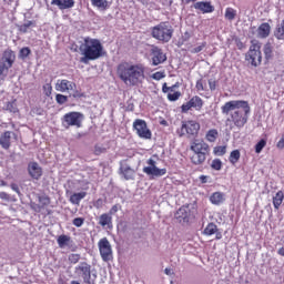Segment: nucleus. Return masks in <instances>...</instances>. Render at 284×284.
Here are the masks:
<instances>
[{"label":"nucleus","instance_id":"f257e3e1","mask_svg":"<svg viewBox=\"0 0 284 284\" xmlns=\"http://www.w3.org/2000/svg\"><path fill=\"white\" fill-rule=\"evenodd\" d=\"M222 114L227 116L226 126L230 130H242L247 125V121H250V114L252 113V108L250 106V102L245 100H231L225 102L221 106Z\"/></svg>","mask_w":284,"mask_h":284},{"label":"nucleus","instance_id":"f03ea898","mask_svg":"<svg viewBox=\"0 0 284 284\" xmlns=\"http://www.w3.org/2000/svg\"><path fill=\"white\" fill-rule=\"evenodd\" d=\"M145 70L143 63L121 62L116 67V74L124 85L139 88L145 81Z\"/></svg>","mask_w":284,"mask_h":284},{"label":"nucleus","instance_id":"7ed1b4c3","mask_svg":"<svg viewBox=\"0 0 284 284\" xmlns=\"http://www.w3.org/2000/svg\"><path fill=\"white\" fill-rule=\"evenodd\" d=\"M80 50L83 54L80 59L81 63L97 61V59L103 57V44L101 43V40L95 38L85 37L83 43L80 45Z\"/></svg>","mask_w":284,"mask_h":284},{"label":"nucleus","instance_id":"20e7f679","mask_svg":"<svg viewBox=\"0 0 284 284\" xmlns=\"http://www.w3.org/2000/svg\"><path fill=\"white\" fill-rule=\"evenodd\" d=\"M191 152L193 154L190 158V161L193 165H203L207 158L210 156V144L204 141H193L190 146Z\"/></svg>","mask_w":284,"mask_h":284},{"label":"nucleus","instance_id":"39448f33","mask_svg":"<svg viewBox=\"0 0 284 284\" xmlns=\"http://www.w3.org/2000/svg\"><path fill=\"white\" fill-rule=\"evenodd\" d=\"M151 37L161 43H170L174 37V29L170 22H160L151 29Z\"/></svg>","mask_w":284,"mask_h":284},{"label":"nucleus","instance_id":"423d86ee","mask_svg":"<svg viewBox=\"0 0 284 284\" xmlns=\"http://www.w3.org/2000/svg\"><path fill=\"white\" fill-rule=\"evenodd\" d=\"M201 132V123L196 120H184L181 122V126L176 129V134L181 139H196Z\"/></svg>","mask_w":284,"mask_h":284},{"label":"nucleus","instance_id":"0eeeda50","mask_svg":"<svg viewBox=\"0 0 284 284\" xmlns=\"http://www.w3.org/2000/svg\"><path fill=\"white\" fill-rule=\"evenodd\" d=\"M14 61H17V54H14V51L8 49L2 53V58L0 59V81L6 80L10 68L14 65Z\"/></svg>","mask_w":284,"mask_h":284},{"label":"nucleus","instance_id":"6e6552de","mask_svg":"<svg viewBox=\"0 0 284 284\" xmlns=\"http://www.w3.org/2000/svg\"><path fill=\"white\" fill-rule=\"evenodd\" d=\"M83 119H85L83 113L77 112V111H71V112L65 113L62 116L61 121H62L63 128H65V130H68L70 128H82Z\"/></svg>","mask_w":284,"mask_h":284},{"label":"nucleus","instance_id":"1a4fd4ad","mask_svg":"<svg viewBox=\"0 0 284 284\" xmlns=\"http://www.w3.org/2000/svg\"><path fill=\"white\" fill-rule=\"evenodd\" d=\"M174 216L182 225H187L190 221H194L196 219V209L190 204L182 205L175 212Z\"/></svg>","mask_w":284,"mask_h":284},{"label":"nucleus","instance_id":"9d476101","mask_svg":"<svg viewBox=\"0 0 284 284\" xmlns=\"http://www.w3.org/2000/svg\"><path fill=\"white\" fill-rule=\"evenodd\" d=\"M154 159H159V156L152 155V158L146 161L148 166L143 168L144 174L150 176V179H160V176H165L168 174V169H160L156 166V160Z\"/></svg>","mask_w":284,"mask_h":284},{"label":"nucleus","instance_id":"9b49d317","mask_svg":"<svg viewBox=\"0 0 284 284\" xmlns=\"http://www.w3.org/2000/svg\"><path fill=\"white\" fill-rule=\"evenodd\" d=\"M246 61H248L251 65H254V68L261 65V62L263 61V55L261 53V43L258 42V40L251 41V47L246 54Z\"/></svg>","mask_w":284,"mask_h":284},{"label":"nucleus","instance_id":"f8f14e48","mask_svg":"<svg viewBox=\"0 0 284 284\" xmlns=\"http://www.w3.org/2000/svg\"><path fill=\"white\" fill-rule=\"evenodd\" d=\"M74 274L78 278H82L85 284H95L94 280H92V265L88 264V262H80L74 267Z\"/></svg>","mask_w":284,"mask_h":284},{"label":"nucleus","instance_id":"ddd939ff","mask_svg":"<svg viewBox=\"0 0 284 284\" xmlns=\"http://www.w3.org/2000/svg\"><path fill=\"white\" fill-rule=\"evenodd\" d=\"M98 247L100 256L104 263H110V261H113L114 256L112 255V245L110 244L108 237H102L98 242Z\"/></svg>","mask_w":284,"mask_h":284},{"label":"nucleus","instance_id":"4468645a","mask_svg":"<svg viewBox=\"0 0 284 284\" xmlns=\"http://www.w3.org/2000/svg\"><path fill=\"white\" fill-rule=\"evenodd\" d=\"M204 104L205 102L203 101V99H201V97L194 95L187 102L181 105V112L182 114H187L190 110H192V108L196 112H201L203 110Z\"/></svg>","mask_w":284,"mask_h":284},{"label":"nucleus","instance_id":"2eb2a0df","mask_svg":"<svg viewBox=\"0 0 284 284\" xmlns=\"http://www.w3.org/2000/svg\"><path fill=\"white\" fill-rule=\"evenodd\" d=\"M133 130H135V133L140 139H152V131L148 128V122H145V120H134Z\"/></svg>","mask_w":284,"mask_h":284},{"label":"nucleus","instance_id":"dca6fc26","mask_svg":"<svg viewBox=\"0 0 284 284\" xmlns=\"http://www.w3.org/2000/svg\"><path fill=\"white\" fill-rule=\"evenodd\" d=\"M13 141H19V135L14 131H4L0 134V148L10 150Z\"/></svg>","mask_w":284,"mask_h":284},{"label":"nucleus","instance_id":"f3484780","mask_svg":"<svg viewBox=\"0 0 284 284\" xmlns=\"http://www.w3.org/2000/svg\"><path fill=\"white\" fill-rule=\"evenodd\" d=\"M176 88H179V82H176L175 84L168 87V83L164 82L162 85V92L163 94H168L166 99L169 101H179L181 99V91H174L176 90Z\"/></svg>","mask_w":284,"mask_h":284},{"label":"nucleus","instance_id":"a211bd4d","mask_svg":"<svg viewBox=\"0 0 284 284\" xmlns=\"http://www.w3.org/2000/svg\"><path fill=\"white\" fill-rule=\"evenodd\" d=\"M152 65H161L168 61V55L163 53V49L159 47H152L151 49Z\"/></svg>","mask_w":284,"mask_h":284},{"label":"nucleus","instance_id":"6ab92c4d","mask_svg":"<svg viewBox=\"0 0 284 284\" xmlns=\"http://www.w3.org/2000/svg\"><path fill=\"white\" fill-rule=\"evenodd\" d=\"M192 8L201 12V14H212V12H214V6L211 1H197L193 3Z\"/></svg>","mask_w":284,"mask_h":284},{"label":"nucleus","instance_id":"aec40b11","mask_svg":"<svg viewBox=\"0 0 284 284\" xmlns=\"http://www.w3.org/2000/svg\"><path fill=\"white\" fill-rule=\"evenodd\" d=\"M77 88V83L67 80V79H59L55 83L57 92H70V90H74Z\"/></svg>","mask_w":284,"mask_h":284},{"label":"nucleus","instance_id":"412c9836","mask_svg":"<svg viewBox=\"0 0 284 284\" xmlns=\"http://www.w3.org/2000/svg\"><path fill=\"white\" fill-rule=\"evenodd\" d=\"M28 172L29 176H31V179H34L36 181H39V179L43 176V169L41 168V165H39L38 162H30L28 164Z\"/></svg>","mask_w":284,"mask_h":284},{"label":"nucleus","instance_id":"4be33fe9","mask_svg":"<svg viewBox=\"0 0 284 284\" xmlns=\"http://www.w3.org/2000/svg\"><path fill=\"white\" fill-rule=\"evenodd\" d=\"M38 203H33L31 205L32 210H34V212H41V210H45V207H48V205H50V203H52V201L50 200V196L48 195H39L38 196Z\"/></svg>","mask_w":284,"mask_h":284},{"label":"nucleus","instance_id":"5701e85b","mask_svg":"<svg viewBox=\"0 0 284 284\" xmlns=\"http://www.w3.org/2000/svg\"><path fill=\"white\" fill-rule=\"evenodd\" d=\"M51 6H57L59 10H70L74 6V0H51Z\"/></svg>","mask_w":284,"mask_h":284},{"label":"nucleus","instance_id":"b1692460","mask_svg":"<svg viewBox=\"0 0 284 284\" xmlns=\"http://www.w3.org/2000/svg\"><path fill=\"white\" fill-rule=\"evenodd\" d=\"M270 32H272V27L267 22L262 23L257 28V37H260V39H267V37H270Z\"/></svg>","mask_w":284,"mask_h":284},{"label":"nucleus","instance_id":"393cba45","mask_svg":"<svg viewBox=\"0 0 284 284\" xmlns=\"http://www.w3.org/2000/svg\"><path fill=\"white\" fill-rule=\"evenodd\" d=\"M210 202L212 203V205H223V203H225V193L219 191L214 192L210 196Z\"/></svg>","mask_w":284,"mask_h":284},{"label":"nucleus","instance_id":"a878e982","mask_svg":"<svg viewBox=\"0 0 284 284\" xmlns=\"http://www.w3.org/2000/svg\"><path fill=\"white\" fill-rule=\"evenodd\" d=\"M121 174H123L125 181H134V176L136 174V171L134 169L130 168L129 165L121 168Z\"/></svg>","mask_w":284,"mask_h":284},{"label":"nucleus","instance_id":"bb28decb","mask_svg":"<svg viewBox=\"0 0 284 284\" xmlns=\"http://www.w3.org/2000/svg\"><path fill=\"white\" fill-rule=\"evenodd\" d=\"M85 196H88L87 192L73 193L71 194L69 201L72 203V205H80L81 201H83Z\"/></svg>","mask_w":284,"mask_h":284},{"label":"nucleus","instance_id":"cd10ccee","mask_svg":"<svg viewBox=\"0 0 284 284\" xmlns=\"http://www.w3.org/2000/svg\"><path fill=\"white\" fill-rule=\"evenodd\" d=\"M99 225H101V227H112V215H109V213L101 214L99 219Z\"/></svg>","mask_w":284,"mask_h":284},{"label":"nucleus","instance_id":"c85d7f7f","mask_svg":"<svg viewBox=\"0 0 284 284\" xmlns=\"http://www.w3.org/2000/svg\"><path fill=\"white\" fill-rule=\"evenodd\" d=\"M219 139V130L211 129L205 134V140L209 141V143H214Z\"/></svg>","mask_w":284,"mask_h":284},{"label":"nucleus","instance_id":"c756f323","mask_svg":"<svg viewBox=\"0 0 284 284\" xmlns=\"http://www.w3.org/2000/svg\"><path fill=\"white\" fill-rule=\"evenodd\" d=\"M284 194L283 191H278L275 196H273V205L275 210H278L283 204Z\"/></svg>","mask_w":284,"mask_h":284},{"label":"nucleus","instance_id":"7c9ffc66","mask_svg":"<svg viewBox=\"0 0 284 284\" xmlns=\"http://www.w3.org/2000/svg\"><path fill=\"white\" fill-rule=\"evenodd\" d=\"M274 36L278 41H284V19L280 24H277Z\"/></svg>","mask_w":284,"mask_h":284},{"label":"nucleus","instance_id":"2f4dec72","mask_svg":"<svg viewBox=\"0 0 284 284\" xmlns=\"http://www.w3.org/2000/svg\"><path fill=\"white\" fill-rule=\"evenodd\" d=\"M236 9L227 7L225 9L224 18L226 19V21H234V19H236Z\"/></svg>","mask_w":284,"mask_h":284},{"label":"nucleus","instance_id":"473e14b6","mask_svg":"<svg viewBox=\"0 0 284 284\" xmlns=\"http://www.w3.org/2000/svg\"><path fill=\"white\" fill-rule=\"evenodd\" d=\"M229 161L231 165H234L237 161H241V151L239 149L233 150L230 153Z\"/></svg>","mask_w":284,"mask_h":284},{"label":"nucleus","instance_id":"72a5a7b5","mask_svg":"<svg viewBox=\"0 0 284 284\" xmlns=\"http://www.w3.org/2000/svg\"><path fill=\"white\" fill-rule=\"evenodd\" d=\"M4 110H8V112H12L13 114H17L19 112V108L17 106V99H13L6 103Z\"/></svg>","mask_w":284,"mask_h":284},{"label":"nucleus","instance_id":"f704fd0d","mask_svg":"<svg viewBox=\"0 0 284 284\" xmlns=\"http://www.w3.org/2000/svg\"><path fill=\"white\" fill-rule=\"evenodd\" d=\"M216 232H219V226H216V224L214 223H209L206 225V227L204 229V234L206 236H212L213 234H216Z\"/></svg>","mask_w":284,"mask_h":284},{"label":"nucleus","instance_id":"c9c22d12","mask_svg":"<svg viewBox=\"0 0 284 284\" xmlns=\"http://www.w3.org/2000/svg\"><path fill=\"white\" fill-rule=\"evenodd\" d=\"M37 23L34 21H28L27 23H23L18 27L19 32H22V34H26L30 28H36Z\"/></svg>","mask_w":284,"mask_h":284},{"label":"nucleus","instance_id":"e433bc0d","mask_svg":"<svg viewBox=\"0 0 284 284\" xmlns=\"http://www.w3.org/2000/svg\"><path fill=\"white\" fill-rule=\"evenodd\" d=\"M91 3L94 8H99L100 10L108 9V0H91Z\"/></svg>","mask_w":284,"mask_h":284},{"label":"nucleus","instance_id":"4c0bfd02","mask_svg":"<svg viewBox=\"0 0 284 284\" xmlns=\"http://www.w3.org/2000/svg\"><path fill=\"white\" fill-rule=\"evenodd\" d=\"M70 241H71V237L64 234L60 235L57 240L59 247H65V245H68Z\"/></svg>","mask_w":284,"mask_h":284},{"label":"nucleus","instance_id":"58836bf2","mask_svg":"<svg viewBox=\"0 0 284 284\" xmlns=\"http://www.w3.org/2000/svg\"><path fill=\"white\" fill-rule=\"evenodd\" d=\"M263 50H264V55H265L266 61H270V59H272V57H273L272 44L271 43H266L264 45Z\"/></svg>","mask_w":284,"mask_h":284},{"label":"nucleus","instance_id":"ea45409f","mask_svg":"<svg viewBox=\"0 0 284 284\" xmlns=\"http://www.w3.org/2000/svg\"><path fill=\"white\" fill-rule=\"evenodd\" d=\"M69 263H71V265H77V263H79L81 261V254L79 253H71L68 257Z\"/></svg>","mask_w":284,"mask_h":284},{"label":"nucleus","instance_id":"a19ab883","mask_svg":"<svg viewBox=\"0 0 284 284\" xmlns=\"http://www.w3.org/2000/svg\"><path fill=\"white\" fill-rule=\"evenodd\" d=\"M206 47L207 42H202L200 45L190 49L189 52H191V54H199V52H203V50H205Z\"/></svg>","mask_w":284,"mask_h":284},{"label":"nucleus","instance_id":"79ce46f5","mask_svg":"<svg viewBox=\"0 0 284 284\" xmlns=\"http://www.w3.org/2000/svg\"><path fill=\"white\" fill-rule=\"evenodd\" d=\"M195 88L197 92H205V88H207V82H205V80L203 79H200L196 81Z\"/></svg>","mask_w":284,"mask_h":284},{"label":"nucleus","instance_id":"37998d69","mask_svg":"<svg viewBox=\"0 0 284 284\" xmlns=\"http://www.w3.org/2000/svg\"><path fill=\"white\" fill-rule=\"evenodd\" d=\"M265 145H267V141L265 139L260 140L255 144V152H256V154H261V152H263V148H265Z\"/></svg>","mask_w":284,"mask_h":284},{"label":"nucleus","instance_id":"c03bdc74","mask_svg":"<svg viewBox=\"0 0 284 284\" xmlns=\"http://www.w3.org/2000/svg\"><path fill=\"white\" fill-rule=\"evenodd\" d=\"M55 102L58 103V105H64V103H68V95L57 93Z\"/></svg>","mask_w":284,"mask_h":284},{"label":"nucleus","instance_id":"a18cd8bd","mask_svg":"<svg viewBox=\"0 0 284 284\" xmlns=\"http://www.w3.org/2000/svg\"><path fill=\"white\" fill-rule=\"evenodd\" d=\"M212 170H216V172L221 171L223 168V162L221 159H214L211 163Z\"/></svg>","mask_w":284,"mask_h":284},{"label":"nucleus","instance_id":"49530a36","mask_svg":"<svg viewBox=\"0 0 284 284\" xmlns=\"http://www.w3.org/2000/svg\"><path fill=\"white\" fill-rule=\"evenodd\" d=\"M213 152L216 156H224V154L227 152V148L226 146H215Z\"/></svg>","mask_w":284,"mask_h":284},{"label":"nucleus","instance_id":"de8ad7c7","mask_svg":"<svg viewBox=\"0 0 284 284\" xmlns=\"http://www.w3.org/2000/svg\"><path fill=\"white\" fill-rule=\"evenodd\" d=\"M44 97H51L52 95V84L47 83L42 87Z\"/></svg>","mask_w":284,"mask_h":284},{"label":"nucleus","instance_id":"09e8293b","mask_svg":"<svg viewBox=\"0 0 284 284\" xmlns=\"http://www.w3.org/2000/svg\"><path fill=\"white\" fill-rule=\"evenodd\" d=\"M84 223H85V219L83 217H75L72 221V224L74 225V227H81Z\"/></svg>","mask_w":284,"mask_h":284},{"label":"nucleus","instance_id":"8fccbe9b","mask_svg":"<svg viewBox=\"0 0 284 284\" xmlns=\"http://www.w3.org/2000/svg\"><path fill=\"white\" fill-rule=\"evenodd\" d=\"M31 52L30 48L24 47L20 50V57H22V59H27V57H30Z\"/></svg>","mask_w":284,"mask_h":284},{"label":"nucleus","instance_id":"3c124183","mask_svg":"<svg viewBox=\"0 0 284 284\" xmlns=\"http://www.w3.org/2000/svg\"><path fill=\"white\" fill-rule=\"evenodd\" d=\"M152 79H154V81H161V79H165V72L158 71L152 74Z\"/></svg>","mask_w":284,"mask_h":284},{"label":"nucleus","instance_id":"603ef678","mask_svg":"<svg viewBox=\"0 0 284 284\" xmlns=\"http://www.w3.org/2000/svg\"><path fill=\"white\" fill-rule=\"evenodd\" d=\"M103 205H105V201H103V199L101 197L93 202V207H95L97 210H101Z\"/></svg>","mask_w":284,"mask_h":284},{"label":"nucleus","instance_id":"864d4df0","mask_svg":"<svg viewBox=\"0 0 284 284\" xmlns=\"http://www.w3.org/2000/svg\"><path fill=\"white\" fill-rule=\"evenodd\" d=\"M121 210L120 204H114L110 211H109V215L114 216V214H116V212H119Z\"/></svg>","mask_w":284,"mask_h":284},{"label":"nucleus","instance_id":"5fc2aeb1","mask_svg":"<svg viewBox=\"0 0 284 284\" xmlns=\"http://www.w3.org/2000/svg\"><path fill=\"white\" fill-rule=\"evenodd\" d=\"M72 97L73 99H85V93L79 91V90H75L73 93H72Z\"/></svg>","mask_w":284,"mask_h":284},{"label":"nucleus","instance_id":"6e6d98bb","mask_svg":"<svg viewBox=\"0 0 284 284\" xmlns=\"http://www.w3.org/2000/svg\"><path fill=\"white\" fill-rule=\"evenodd\" d=\"M31 114H36L37 116H41V114H43V109L36 106L33 109H31Z\"/></svg>","mask_w":284,"mask_h":284},{"label":"nucleus","instance_id":"4d7b16f0","mask_svg":"<svg viewBox=\"0 0 284 284\" xmlns=\"http://www.w3.org/2000/svg\"><path fill=\"white\" fill-rule=\"evenodd\" d=\"M10 187L13 192H16V194H18L19 196H21V190L19 189V184L17 183H11Z\"/></svg>","mask_w":284,"mask_h":284},{"label":"nucleus","instance_id":"13d9d810","mask_svg":"<svg viewBox=\"0 0 284 284\" xmlns=\"http://www.w3.org/2000/svg\"><path fill=\"white\" fill-rule=\"evenodd\" d=\"M0 199H1V201L10 202V194L2 191V192H0Z\"/></svg>","mask_w":284,"mask_h":284},{"label":"nucleus","instance_id":"bf43d9fd","mask_svg":"<svg viewBox=\"0 0 284 284\" xmlns=\"http://www.w3.org/2000/svg\"><path fill=\"white\" fill-rule=\"evenodd\" d=\"M103 152H105V149H104V148H101V146H99V145H95V146H94V154H95L97 156H99V154H103Z\"/></svg>","mask_w":284,"mask_h":284},{"label":"nucleus","instance_id":"052dcab7","mask_svg":"<svg viewBox=\"0 0 284 284\" xmlns=\"http://www.w3.org/2000/svg\"><path fill=\"white\" fill-rule=\"evenodd\" d=\"M209 88H210V90H211L212 92H214V90H216V81L210 79V80H209Z\"/></svg>","mask_w":284,"mask_h":284},{"label":"nucleus","instance_id":"680f3d73","mask_svg":"<svg viewBox=\"0 0 284 284\" xmlns=\"http://www.w3.org/2000/svg\"><path fill=\"white\" fill-rule=\"evenodd\" d=\"M209 179H210V176H207V175H200L199 176L200 183H202V184L207 183Z\"/></svg>","mask_w":284,"mask_h":284},{"label":"nucleus","instance_id":"e2e57ef3","mask_svg":"<svg viewBox=\"0 0 284 284\" xmlns=\"http://www.w3.org/2000/svg\"><path fill=\"white\" fill-rule=\"evenodd\" d=\"M236 45L239 50H243L245 48V44H243L241 40H236Z\"/></svg>","mask_w":284,"mask_h":284},{"label":"nucleus","instance_id":"0e129e2a","mask_svg":"<svg viewBox=\"0 0 284 284\" xmlns=\"http://www.w3.org/2000/svg\"><path fill=\"white\" fill-rule=\"evenodd\" d=\"M164 274H166V276H172V270L171 268H165Z\"/></svg>","mask_w":284,"mask_h":284},{"label":"nucleus","instance_id":"69168bd1","mask_svg":"<svg viewBox=\"0 0 284 284\" xmlns=\"http://www.w3.org/2000/svg\"><path fill=\"white\" fill-rule=\"evenodd\" d=\"M277 254L280 256H284V247H280L278 251H277Z\"/></svg>","mask_w":284,"mask_h":284},{"label":"nucleus","instance_id":"338daca9","mask_svg":"<svg viewBox=\"0 0 284 284\" xmlns=\"http://www.w3.org/2000/svg\"><path fill=\"white\" fill-rule=\"evenodd\" d=\"M196 2H199V1L197 0H184V3L186 6H189V3H196Z\"/></svg>","mask_w":284,"mask_h":284},{"label":"nucleus","instance_id":"774afa93","mask_svg":"<svg viewBox=\"0 0 284 284\" xmlns=\"http://www.w3.org/2000/svg\"><path fill=\"white\" fill-rule=\"evenodd\" d=\"M215 239L216 241H221V239H223V234L216 233Z\"/></svg>","mask_w":284,"mask_h":284}]
</instances>
